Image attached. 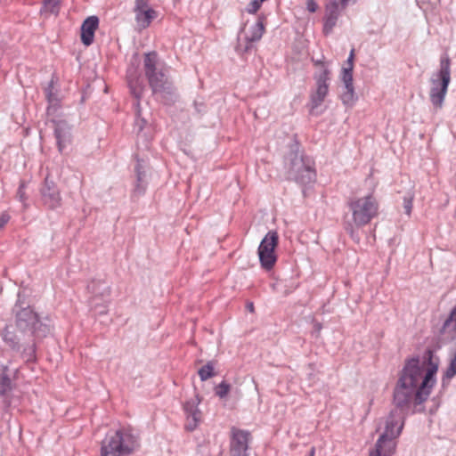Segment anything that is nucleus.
Here are the masks:
<instances>
[{
    "mask_svg": "<svg viewBox=\"0 0 456 456\" xmlns=\"http://www.w3.org/2000/svg\"><path fill=\"white\" fill-rule=\"evenodd\" d=\"M439 360L431 350L425 351L421 358L409 360L403 367L394 391V404L398 407L420 406L429 396L436 383L435 375Z\"/></svg>",
    "mask_w": 456,
    "mask_h": 456,
    "instance_id": "f257e3e1",
    "label": "nucleus"
},
{
    "mask_svg": "<svg viewBox=\"0 0 456 456\" xmlns=\"http://www.w3.org/2000/svg\"><path fill=\"white\" fill-rule=\"evenodd\" d=\"M50 331V326L41 322L30 307H24L16 313L15 327L7 325L2 336L12 348H19L21 340L26 341L34 337L44 338Z\"/></svg>",
    "mask_w": 456,
    "mask_h": 456,
    "instance_id": "f03ea898",
    "label": "nucleus"
},
{
    "mask_svg": "<svg viewBox=\"0 0 456 456\" xmlns=\"http://www.w3.org/2000/svg\"><path fill=\"white\" fill-rule=\"evenodd\" d=\"M143 66L153 94L166 101L172 100L175 90L167 75V69L159 62L156 52L144 54Z\"/></svg>",
    "mask_w": 456,
    "mask_h": 456,
    "instance_id": "7ed1b4c3",
    "label": "nucleus"
},
{
    "mask_svg": "<svg viewBox=\"0 0 456 456\" xmlns=\"http://www.w3.org/2000/svg\"><path fill=\"white\" fill-rule=\"evenodd\" d=\"M139 447L138 437L130 429L120 428L106 435L101 456H130Z\"/></svg>",
    "mask_w": 456,
    "mask_h": 456,
    "instance_id": "20e7f679",
    "label": "nucleus"
},
{
    "mask_svg": "<svg viewBox=\"0 0 456 456\" xmlns=\"http://www.w3.org/2000/svg\"><path fill=\"white\" fill-rule=\"evenodd\" d=\"M310 158L299 151H291L285 159L288 177L303 185L315 181L316 174Z\"/></svg>",
    "mask_w": 456,
    "mask_h": 456,
    "instance_id": "39448f33",
    "label": "nucleus"
},
{
    "mask_svg": "<svg viewBox=\"0 0 456 456\" xmlns=\"http://www.w3.org/2000/svg\"><path fill=\"white\" fill-rule=\"evenodd\" d=\"M349 208L352 212L353 224L348 223L346 230L353 235L354 225L358 228L369 224L377 216L379 205L372 195H367L352 200L349 202Z\"/></svg>",
    "mask_w": 456,
    "mask_h": 456,
    "instance_id": "423d86ee",
    "label": "nucleus"
},
{
    "mask_svg": "<svg viewBox=\"0 0 456 456\" xmlns=\"http://www.w3.org/2000/svg\"><path fill=\"white\" fill-rule=\"evenodd\" d=\"M450 59L445 56L440 61V69L434 73L430 79L429 99L435 110L444 106L448 86L451 81Z\"/></svg>",
    "mask_w": 456,
    "mask_h": 456,
    "instance_id": "0eeeda50",
    "label": "nucleus"
},
{
    "mask_svg": "<svg viewBox=\"0 0 456 456\" xmlns=\"http://www.w3.org/2000/svg\"><path fill=\"white\" fill-rule=\"evenodd\" d=\"M410 407H398L395 405L389 414L380 422L379 430H383L377 442L380 444L395 443L404 425V415Z\"/></svg>",
    "mask_w": 456,
    "mask_h": 456,
    "instance_id": "6e6552de",
    "label": "nucleus"
},
{
    "mask_svg": "<svg viewBox=\"0 0 456 456\" xmlns=\"http://www.w3.org/2000/svg\"><path fill=\"white\" fill-rule=\"evenodd\" d=\"M278 240V233L270 231L260 242L258 256L262 267L265 270H271L277 260L274 249L277 247Z\"/></svg>",
    "mask_w": 456,
    "mask_h": 456,
    "instance_id": "1a4fd4ad",
    "label": "nucleus"
},
{
    "mask_svg": "<svg viewBox=\"0 0 456 456\" xmlns=\"http://www.w3.org/2000/svg\"><path fill=\"white\" fill-rule=\"evenodd\" d=\"M351 0H326L323 30L330 33L335 27L337 20Z\"/></svg>",
    "mask_w": 456,
    "mask_h": 456,
    "instance_id": "9d476101",
    "label": "nucleus"
},
{
    "mask_svg": "<svg viewBox=\"0 0 456 456\" xmlns=\"http://www.w3.org/2000/svg\"><path fill=\"white\" fill-rule=\"evenodd\" d=\"M134 12L139 29L146 28L157 18V12L151 7L149 0H135Z\"/></svg>",
    "mask_w": 456,
    "mask_h": 456,
    "instance_id": "9b49d317",
    "label": "nucleus"
},
{
    "mask_svg": "<svg viewBox=\"0 0 456 456\" xmlns=\"http://www.w3.org/2000/svg\"><path fill=\"white\" fill-rule=\"evenodd\" d=\"M250 434L248 431L232 428V439L230 444L231 456H248V441Z\"/></svg>",
    "mask_w": 456,
    "mask_h": 456,
    "instance_id": "f8f14e48",
    "label": "nucleus"
},
{
    "mask_svg": "<svg viewBox=\"0 0 456 456\" xmlns=\"http://www.w3.org/2000/svg\"><path fill=\"white\" fill-rule=\"evenodd\" d=\"M201 398L199 395H195L183 404V410L186 414L187 423L186 429L194 430L202 419V412L199 409Z\"/></svg>",
    "mask_w": 456,
    "mask_h": 456,
    "instance_id": "ddd939ff",
    "label": "nucleus"
},
{
    "mask_svg": "<svg viewBox=\"0 0 456 456\" xmlns=\"http://www.w3.org/2000/svg\"><path fill=\"white\" fill-rule=\"evenodd\" d=\"M44 204L50 208H56L61 206V198L60 191L53 181L45 178V185L41 190Z\"/></svg>",
    "mask_w": 456,
    "mask_h": 456,
    "instance_id": "4468645a",
    "label": "nucleus"
},
{
    "mask_svg": "<svg viewBox=\"0 0 456 456\" xmlns=\"http://www.w3.org/2000/svg\"><path fill=\"white\" fill-rule=\"evenodd\" d=\"M241 32L244 36V40L247 42L244 51H248L250 48V44L260 40L265 32L263 20L258 18L253 24L247 22Z\"/></svg>",
    "mask_w": 456,
    "mask_h": 456,
    "instance_id": "2eb2a0df",
    "label": "nucleus"
},
{
    "mask_svg": "<svg viewBox=\"0 0 456 456\" xmlns=\"http://www.w3.org/2000/svg\"><path fill=\"white\" fill-rule=\"evenodd\" d=\"M444 332H456V306L452 310L450 315L443 325ZM456 375V352L444 373V379H451Z\"/></svg>",
    "mask_w": 456,
    "mask_h": 456,
    "instance_id": "dca6fc26",
    "label": "nucleus"
},
{
    "mask_svg": "<svg viewBox=\"0 0 456 456\" xmlns=\"http://www.w3.org/2000/svg\"><path fill=\"white\" fill-rule=\"evenodd\" d=\"M99 25V19L96 16L86 18L81 26V41L89 46L94 42V32Z\"/></svg>",
    "mask_w": 456,
    "mask_h": 456,
    "instance_id": "f3484780",
    "label": "nucleus"
},
{
    "mask_svg": "<svg viewBox=\"0 0 456 456\" xmlns=\"http://www.w3.org/2000/svg\"><path fill=\"white\" fill-rule=\"evenodd\" d=\"M59 151L61 152L69 141V126L64 120H52Z\"/></svg>",
    "mask_w": 456,
    "mask_h": 456,
    "instance_id": "a211bd4d",
    "label": "nucleus"
},
{
    "mask_svg": "<svg viewBox=\"0 0 456 456\" xmlns=\"http://www.w3.org/2000/svg\"><path fill=\"white\" fill-rule=\"evenodd\" d=\"M88 291L92 294L91 297H100L106 301L110 298V287L104 280H94L87 286Z\"/></svg>",
    "mask_w": 456,
    "mask_h": 456,
    "instance_id": "6ab92c4d",
    "label": "nucleus"
},
{
    "mask_svg": "<svg viewBox=\"0 0 456 456\" xmlns=\"http://www.w3.org/2000/svg\"><path fill=\"white\" fill-rule=\"evenodd\" d=\"M341 79L344 83L346 92L342 95L344 103H348L354 98V86H353V69L350 67H345L342 69Z\"/></svg>",
    "mask_w": 456,
    "mask_h": 456,
    "instance_id": "aec40b11",
    "label": "nucleus"
},
{
    "mask_svg": "<svg viewBox=\"0 0 456 456\" xmlns=\"http://www.w3.org/2000/svg\"><path fill=\"white\" fill-rule=\"evenodd\" d=\"M135 173H136V184L134 188V191L138 194H142L144 192L146 188L145 177H146V170L145 165L143 161L137 160L135 166Z\"/></svg>",
    "mask_w": 456,
    "mask_h": 456,
    "instance_id": "412c9836",
    "label": "nucleus"
},
{
    "mask_svg": "<svg viewBox=\"0 0 456 456\" xmlns=\"http://www.w3.org/2000/svg\"><path fill=\"white\" fill-rule=\"evenodd\" d=\"M329 92V85L316 84V90L311 94V108H318Z\"/></svg>",
    "mask_w": 456,
    "mask_h": 456,
    "instance_id": "4be33fe9",
    "label": "nucleus"
},
{
    "mask_svg": "<svg viewBox=\"0 0 456 456\" xmlns=\"http://www.w3.org/2000/svg\"><path fill=\"white\" fill-rule=\"evenodd\" d=\"M45 96L49 102V107L47 109L48 116H52L57 110L59 104V99L57 94L53 92V79H52L47 87L45 88Z\"/></svg>",
    "mask_w": 456,
    "mask_h": 456,
    "instance_id": "5701e85b",
    "label": "nucleus"
},
{
    "mask_svg": "<svg viewBox=\"0 0 456 456\" xmlns=\"http://www.w3.org/2000/svg\"><path fill=\"white\" fill-rule=\"evenodd\" d=\"M395 450V443L380 444L376 442L375 448L370 452L369 456H392Z\"/></svg>",
    "mask_w": 456,
    "mask_h": 456,
    "instance_id": "b1692460",
    "label": "nucleus"
},
{
    "mask_svg": "<svg viewBox=\"0 0 456 456\" xmlns=\"http://www.w3.org/2000/svg\"><path fill=\"white\" fill-rule=\"evenodd\" d=\"M21 347H24L23 351H22V355H23L24 360L26 362L33 361L35 359V354H36L35 343H34L33 338H29L28 340H26V341L21 340L20 342L19 348H13V349L20 350Z\"/></svg>",
    "mask_w": 456,
    "mask_h": 456,
    "instance_id": "393cba45",
    "label": "nucleus"
},
{
    "mask_svg": "<svg viewBox=\"0 0 456 456\" xmlns=\"http://www.w3.org/2000/svg\"><path fill=\"white\" fill-rule=\"evenodd\" d=\"M12 387V381L8 374V367L0 363V395L5 394Z\"/></svg>",
    "mask_w": 456,
    "mask_h": 456,
    "instance_id": "a878e982",
    "label": "nucleus"
},
{
    "mask_svg": "<svg viewBox=\"0 0 456 456\" xmlns=\"http://www.w3.org/2000/svg\"><path fill=\"white\" fill-rule=\"evenodd\" d=\"M110 298H106V301L102 300L100 297H90V306L95 314H106L108 312V304Z\"/></svg>",
    "mask_w": 456,
    "mask_h": 456,
    "instance_id": "bb28decb",
    "label": "nucleus"
},
{
    "mask_svg": "<svg viewBox=\"0 0 456 456\" xmlns=\"http://www.w3.org/2000/svg\"><path fill=\"white\" fill-rule=\"evenodd\" d=\"M316 64L320 65V69L314 76L316 84L329 85L330 70L322 61Z\"/></svg>",
    "mask_w": 456,
    "mask_h": 456,
    "instance_id": "cd10ccee",
    "label": "nucleus"
},
{
    "mask_svg": "<svg viewBox=\"0 0 456 456\" xmlns=\"http://www.w3.org/2000/svg\"><path fill=\"white\" fill-rule=\"evenodd\" d=\"M127 80L131 93L135 98L139 99L142 92V87L138 84L137 79L134 77L130 72L127 75Z\"/></svg>",
    "mask_w": 456,
    "mask_h": 456,
    "instance_id": "c85d7f7f",
    "label": "nucleus"
},
{
    "mask_svg": "<svg viewBox=\"0 0 456 456\" xmlns=\"http://www.w3.org/2000/svg\"><path fill=\"white\" fill-rule=\"evenodd\" d=\"M198 373L202 381H205L215 376L214 366L212 362H209L206 365L202 366L199 370Z\"/></svg>",
    "mask_w": 456,
    "mask_h": 456,
    "instance_id": "c756f323",
    "label": "nucleus"
},
{
    "mask_svg": "<svg viewBox=\"0 0 456 456\" xmlns=\"http://www.w3.org/2000/svg\"><path fill=\"white\" fill-rule=\"evenodd\" d=\"M61 0H44L42 12L57 14L60 9Z\"/></svg>",
    "mask_w": 456,
    "mask_h": 456,
    "instance_id": "7c9ffc66",
    "label": "nucleus"
},
{
    "mask_svg": "<svg viewBox=\"0 0 456 456\" xmlns=\"http://www.w3.org/2000/svg\"><path fill=\"white\" fill-rule=\"evenodd\" d=\"M230 387L229 384L223 381L216 387V395L220 398H224L228 395Z\"/></svg>",
    "mask_w": 456,
    "mask_h": 456,
    "instance_id": "2f4dec72",
    "label": "nucleus"
},
{
    "mask_svg": "<svg viewBox=\"0 0 456 456\" xmlns=\"http://www.w3.org/2000/svg\"><path fill=\"white\" fill-rule=\"evenodd\" d=\"M412 200H413L412 195H409L407 197H404V199H403V208H404L405 213L408 216L411 215V212L412 209Z\"/></svg>",
    "mask_w": 456,
    "mask_h": 456,
    "instance_id": "473e14b6",
    "label": "nucleus"
},
{
    "mask_svg": "<svg viewBox=\"0 0 456 456\" xmlns=\"http://www.w3.org/2000/svg\"><path fill=\"white\" fill-rule=\"evenodd\" d=\"M260 5L261 2L259 0H252L246 10L249 13H255L260 8Z\"/></svg>",
    "mask_w": 456,
    "mask_h": 456,
    "instance_id": "72a5a7b5",
    "label": "nucleus"
},
{
    "mask_svg": "<svg viewBox=\"0 0 456 456\" xmlns=\"http://www.w3.org/2000/svg\"><path fill=\"white\" fill-rule=\"evenodd\" d=\"M24 189H25V183L21 182L20 184V187L18 189V191H17V196L20 201H24L27 198L25 195Z\"/></svg>",
    "mask_w": 456,
    "mask_h": 456,
    "instance_id": "f704fd0d",
    "label": "nucleus"
},
{
    "mask_svg": "<svg viewBox=\"0 0 456 456\" xmlns=\"http://www.w3.org/2000/svg\"><path fill=\"white\" fill-rule=\"evenodd\" d=\"M305 4H306V9L310 12H315L316 10L318 9V4L314 0H306Z\"/></svg>",
    "mask_w": 456,
    "mask_h": 456,
    "instance_id": "c9c22d12",
    "label": "nucleus"
},
{
    "mask_svg": "<svg viewBox=\"0 0 456 456\" xmlns=\"http://www.w3.org/2000/svg\"><path fill=\"white\" fill-rule=\"evenodd\" d=\"M10 216L8 214L3 213L0 215V229H2L9 221Z\"/></svg>",
    "mask_w": 456,
    "mask_h": 456,
    "instance_id": "e433bc0d",
    "label": "nucleus"
},
{
    "mask_svg": "<svg viewBox=\"0 0 456 456\" xmlns=\"http://www.w3.org/2000/svg\"><path fill=\"white\" fill-rule=\"evenodd\" d=\"M346 67L354 68V50L351 51L346 61Z\"/></svg>",
    "mask_w": 456,
    "mask_h": 456,
    "instance_id": "4c0bfd02",
    "label": "nucleus"
},
{
    "mask_svg": "<svg viewBox=\"0 0 456 456\" xmlns=\"http://www.w3.org/2000/svg\"><path fill=\"white\" fill-rule=\"evenodd\" d=\"M247 309H248L249 312H251V313H253V312H254V305H253V303H252V302H249V303H248V304H247Z\"/></svg>",
    "mask_w": 456,
    "mask_h": 456,
    "instance_id": "58836bf2",
    "label": "nucleus"
},
{
    "mask_svg": "<svg viewBox=\"0 0 456 456\" xmlns=\"http://www.w3.org/2000/svg\"><path fill=\"white\" fill-rule=\"evenodd\" d=\"M143 124H144L143 119H142L141 121H137L136 125L138 126L140 131L142 129Z\"/></svg>",
    "mask_w": 456,
    "mask_h": 456,
    "instance_id": "ea45409f",
    "label": "nucleus"
},
{
    "mask_svg": "<svg viewBox=\"0 0 456 456\" xmlns=\"http://www.w3.org/2000/svg\"><path fill=\"white\" fill-rule=\"evenodd\" d=\"M277 287H278V283H273L272 284V288H273V290H277L278 289Z\"/></svg>",
    "mask_w": 456,
    "mask_h": 456,
    "instance_id": "a19ab883",
    "label": "nucleus"
},
{
    "mask_svg": "<svg viewBox=\"0 0 456 456\" xmlns=\"http://www.w3.org/2000/svg\"><path fill=\"white\" fill-rule=\"evenodd\" d=\"M314 449L313 448V449L311 450L310 456H314Z\"/></svg>",
    "mask_w": 456,
    "mask_h": 456,
    "instance_id": "79ce46f5",
    "label": "nucleus"
}]
</instances>
